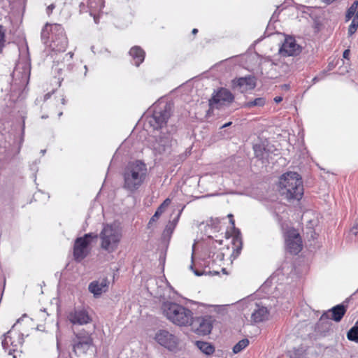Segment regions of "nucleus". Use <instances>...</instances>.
I'll use <instances>...</instances> for the list:
<instances>
[{"instance_id": "f257e3e1", "label": "nucleus", "mask_w": 358, "mask_h": 358, "mask_svg": "<svg viewBox=\"0 0 358 358\" xmlns=\"http://www.w3.org/2000/svg\"><path fill=\"white\" fill-rule=\"evenodd\" d=\"M171 114V105L160 103L155 105L152 114L146 117L145 126L152 129L147 139L148 146L155 155L166 153L171 146L172 138L166 126Z\"/></svg>"}, {"instance_id": "f03ea898", "label": "nucleus", "mask_w": 358, "mask_h": 358, "mask_svg": "<svg viewBox=\"0 0 358 358\" xmlns=\"http://www.w3.org/2000/svg\"><path fill=\"white\" fill-rule=\"evenodd\" d=\"M148 174L147 164L143 160L129 162L122 171V188L129 193H135L145 183Z\"/></svg>"}, {"instance_id": "7ed1b4c3", "label": "nucleus", "mask_w": 358, "mask_h": 358, "mask_svg": "<svg viewBox=\"0 0 358 358\" xmlns=\"http://www.w3.org/2000/svg\"><path fill=\"white\" fill-rule=\"evenodd\" d=\"M41 40L51 51L55 52H64L68 45L64 29L58 24H46L41 31Z\"/></svg>"}, {"instance_id": "20e7f679", "label": "nucleus", "mask_w": 358, "mask_h": 358, "mask_svg": "<svg viewBox=\"0 0 358 358\" xmlns=\"http://www.w3.org/2000/svg\"><path fill=\"white\" fill-rule=\"evenodd\" d=\"M280 194L287 199L300 200L303 194L302 178L296 172H287L279 180Z\"/></svg>"}, {"instance_id": "39448f33", "label": "nucleus", "mask_w": 358, "mask_h": 358, "mask_svg": "<svg viewBox=\"0 0 358 358\" xmlns=\"http://www.w3.org/2000/svg\"><path fill=\"white\" fill-rule=\"evenodd\" d=\"M163 315L173 324L179 327H189L192 322V311L179 303L165 301L161 307Z\"/></svg>"}, {"instance_id": "423d86ee", "label": "nucleus", "mask_w": 358, "mask_h": 358, "mask_svg": "<svg viewBox=\"0 0 358 358\" xmlns=\"http://www.w3.org/2000/svg\"><path fill=\"white\" fill-rule=\"evenodd\" d=\"M99 238L101 249L108 253L113 252L117 250L120 242L121 229L116 224H105L99 234Z\"/></svg>"}, {"instance_id": "0eeeda50", "label": "nucleus", "mask_w": 358, "mask_h": 358, "mask_svg": "<svg viewBox=\"0 0 358 358\" xmlns=\"http://www.w3.org/2000/svg\"><path fill=\"white\" fill-rule=\"evenodd\" d=\"M74 335L75 337L72 340V348L76 355H85L94 348L92 333L82 329L75 333Z\"/></svg>"}, {"instance_id": "6e6552de", "label": "nucleus", "mask_w": 358, "mask_h": 358, "mask_svg": "<svg viewBox=\"0 0 358 358\" xmlns=\"http://www.w3.org/2000/svg\"><path fill=\"white\" fill-rule=\"evenodd\" d=\"M31 73V64L29 59L24 57L19 59L13 70L12 76L14 83L20 86L28 84Z\"/></svg>"}, {"instance_id": "1a4fd4ad", "label": "nucleus", "mask_w": 358, "mask_h": 358, "mask_svg": "<svg viewBox=\"0 0 358 358\" xmlns=\"http://www.w3.org/2000/svg\"><path fill=\"white\" fill-rule=\"evenodd\" d=\"M96 237L97 235L89 233L76 239L73 246V257L76 261L81 262L87 257L90 251L89 247L91 241Z\"/></svg>"}, {"instance_id": "9d476101", "label": "nucleus", "mask_w": 358, "mask_h": 358, "mask_svg": "<svg viewBox=\"0 0 358 358\" xmlns=\"http://www.w3.org/2000/svg\"><path fill=\"white\" fill-rule=\"evenodd\" d=\"M345 312L346 309L343 305H337L333 307L331 309L324 312L321 315L319 322L317 324V328L320 329V327L323 324H324L327 326V328H328L331 324V322L329 321V320L340 322Z\"/></svg>"}, {"instance_id": "9b49d317", "label": "nucleus", "mask_w": 358, "mask_h": 358, "mask_svg": "<svg viewBox=\"0 0 358 358\" xmlns=\"http://www.w3.org/2000/svg\"><path fill=\"white\" fill-rule=\"evenodd\" d=\"M155 339L160 345L171 351L176 350L179 343L178 338L166 329L157 331Z\"/></svg>"}, {"instance_id": "f8f14e48", "label": "nucleus", "mask_w": 358, "mask_h": 358, "mask_svg": "<svg viewBox=\"0 0 358 358\" xmlns=\"http://www.w3.org/2000/svg\"><path fill=\"white\" fill-rule=\"evenodd\" d=\"M285 244L287 251L291 254L296 255L301 250V238L295 229L290 228L286 231Z\"/></svg>"}, {"instance_id": "ddd939ff", "label": "nucleus", "mask_w": 358, "mask_h": 358, "mask_svg": "<svg viewBox=\"0 0 358 358\" xmlns=\"http://www.w3.org/2000/svg\"><path fill=\"white\" fill-rule=\"evenodd\" d=\"M23 342V334L15 332L11 329L3 335L1 344L3 348L6 350H8L9 353H10L11 351H15L18 347L21 346Z\"/></svg>"}, {"instance_id": "4468645a", "label": "nucleus", "mask_w": 358, "mask_h": 358, "mask_svg": "<svg viewBox=\"0 0 358 358\" xmlns=\"http://www.w3.org/2000/svg\"><path fill=\"white\" fill-rule=\"evenodd\" d=\"M67 318L73 324L85 325L92 322L91 316L83 307L74 308L68 313Z\"/></svg>"}, {"instance_id": "2eb2a0df", "label": "nucleus", "mask_w": 358, "mask_h": 358, "mask_svg": "<svg viewBox=\"0 0 358 358\" xmlns=\"http://www.w3.org/2000/svg\"><path fill=\"white\" fill-rule=\"evenodd\" d=\"M192 329L199 335H207L210 333L213 324L210 317H196L192 315V322L189 324Z\"/></svg>"}, {"instance_id": "dca6fc26", "label": "nucleus", "mask_w": 358, "mask_h": 358, "mask_svg": "<svg viewBox=\"0 0 358 358\" xmlns=\"http://www.w3.org/2000/svg\"><path fill=\"white\" fill-rule=\"evenodd\" d=\"M80 11L81 13H89L94 17L95 23L99 22L96 13L99 12L103 7V0H83L80 2Z\"/></svg>"}, {"instance_id": "f3484780", "label": "nucleus", "mask_w": 358, "mask_h": 358, "mask_svg": "<svg viewBox=\"0 0 358 358\" xmlns=\"http://www.w3.org/2000/svg\"><path fill=\"white\" fill-rule=\"evenodd\" d=\"M301 50V47L296 43V40L292 36H287L279 48L278 55L284 57L295 56L299 55Z\"/></svg>"}, {"instance_id": "a211bd4d", "label": "nucleus", "mask_w": 358, "mask_h": 358, "mask_svg": "<svg viewBox=\"0 0 358 358\" xmlns=\"http://www.w3.org/2000/svg\"><path fill=\"white\" fill-rule=\"evenodd\" d=\"M231 86L234 89L243 93L255 87V78L251 76L236 78L231 81Z\"/></svg>"}, {"instance_id": "6ab92c4d", "label": "nucleus", "mask_w": 358, "mask_h": 358, "mask_svg": "<svg viewBox=\"0 0 358 358\" xmlns=\"http://www.w3.org/2000/svg\"><path fill=\"white\" fill-rule=\"evenodd\" d=\"M352 18V22L348 28V35L354 34L358 28V1H355L348 9L345 14V21L348 22Z\"/></svg>"}, {"instance_id": "aec40b11", "label": "nucleus", "mask_w": 358, "mask_h": 358, "mask_svg": "<svg viewBox=\"0 0 358 358\" xmlns=\"http://www.w3.org/2000/svg\"><path fill=\"white\" fill-rule=\"evenodd\" d=\"M234 96L227 89L221 88L210 100V104H224V103H231L234 101Z\"/></svg>"}, {"instance_id": "412c9836", "label": "nucleus", "mask_w": 358, "mask_h": 358, "mask_svg": "<svg viewBox=\"0 0 358 358\" xmlns=\"http://www.w3.org/2000/svg\"><path fill=\"white\" fill-rule=\"evenodd\" d=\"M108 288V281L106 278L94 280L88 286L89 291L95 297L99 296L102 293L106 292Z\"/></svg>"}, {"instance_id": "4be33fe9", "label": "nucleus", "mask_w": 358, "mask_h": 358, "mask_svg": "<svg viewBox=\"0 0 358 358\" xmlns=\"http://www.w3.org/2000/svg\"><path fill=\"white\" fill-rule=\"evenodd\" d=\"M137 148H138V147L131 144L130 140H126L117 149L115 155H117V157L132 156L137 154V152L136 150Z\"/></svg>"}, {"instance_id": "5701e85b", "label": "nucleus", "mask_w": 358, "mask_h": 358, "mask_svg": "<svg viewBox=\"0 0 358 358\" xmlns=\"http://www.w3.org/2000/svg\"><path fill=\"white\" fill-rule=\"evenodd\" d=\"M256 308L252 313V320L254 322H261L268 319V311L264 306L256 305Z\"/></svg>"}, {"instance_id": "b1692460", "label": "nucleus", "mask_w": 358, "mask_h": 358, "mask_svg": "<svg viewBox=\"0 0 358 358\" xmlns=\"http://www.w3.org/2000/svg\"><path fill=\"white\" fill-rule=\"evenodd\" d=\"M129 55L132 57L134 64L138 66L145 59V52L139 46H134L129 51Z\"/></svg>"}, {"instance_id": "393cba45", "label": "nucleus", "mask_w": 358, "mask_h": 358, "mask_svg": "<svg viewBox=\"0 0 358 358\" xmlns=\"http://www.w3.org/2000/svg\"><path fill=\"white\" fill-rule=\"evenodd\" d=\"M196 345L197 348L206 355H211L215 351V348L210 343L204 341H196Z\"/></svg>"}, {"instance_id": "a878e982", "label": "nucleus", "mask_w": 358, "mask_h": 358, "mask_svg": "<svg viewBox=\"0 0 358 358\" xmlns=\"http://www.w3.org/2000/svg\"><path fill=\"white\" fill-rule=\"evenodd\" d=\"M254 151L255 157H269L268 150L264 148L262 145H255Z\"/></svg>"}, {"instance_id": "bb28decb", "label": "nucleus", "mask_w": 358, "mask_h": 358, "mask_svg": "<svg viewBox=\"0 0 358 358\" xmlns=\"http://www.w3.org/2000/svg\"><path fill=\"white\" fill-rule=\"evenodd\" d=\"M249 345V341L247 338H244L238 341L233 348V352L237 354L241 352Z\"/></svg>"}, {"instance_id": "cd10ccee", "label": "nucleus", "mask_w": 358, "mask_h": 358, "mask_svg": "<svg viewBox=\"0 0 358 358\" xmlns=\"http://www.w3.org/2000/svg\"><path fill=\"white\" fill-rule=\"evenodd\" d=\"M348 340L358 343V326L352 327L347 334Z\"/></svg>"}, {"instance_id": "c85d7f7f", "label": "nucleus", "mask_w": 358, "mask_h": 358, "mask_svg": "<svg viewBox=\"0 0 358 358\" xmlns=\"http://www.w3.org/2000/svg\"><path fill=\"white\" fill-rule=\"evenodd\" d=\"M266 103L265 99L262 97L256 98L254 101L245 103V107L252 108L253 106H263Z\"/></svg>"}, {"instance_id": "c756f323", "label": "nucleus", "mask_w": 358, "mask_h": 358, "mask_svg": "<svg viewBox=\"0 0 358 358\" xmlns=\"http://www.w3.org/2000/svg\"><path fill=\"white\" fill-rule=\"evenodd\" d=\"M5 34L6 30L2 25H0V53L1 52L3 48L5 45Z\"/></svg>"}, {"instance_id": "7c9ffc66", "label": "nucleus", "mask_w": 358, "mask_h": 358, "mask_svg": "<svg viewBox=\"0 0 358 358\" xmlns=\"http://www.w3.org/2000/svg\"><path fill=\"white\" fill-rule=\"evenodd\" d=\"M171 203V200L169 199H166L164 201V202L159 206L160 212H164V209Z\"/></svg>"}, {"instance_id": "2f4dec72", "label": "nucleus", "mask_w": 358, "mask_h": 358, "mask_svg": "<svg viewBox=\"0 0 358 358\" xmlns=\"http://www.w3.org/2000/svg\"><path fill=\"white\" fill-rule=\"evenodd\" d=\"M163 212H160V210H159V208H157V211L155 212V213L154 214V215L151 218V220L152 221H155L156 219H157L159 215L162 213Z\"/></svg>"}, {"instance_id": "473e14b6", "label": "nucleus", "mask_w": 358, "mask_h": 358, "mask_svg": "<svg viewBox=\"0 0 358 358\" xmlns=\"http://www.w3.org/2000/svg\"><path fill=\"white\" fill-rule=\"evenodd\" d=\"M55 8V5L54 4H50V6H48L47 8V13L48 14H50V13H52V10Z\"/></svg>"}, {"instance_id": "72a5a7b5", "label": "nucleus", "mask_w": 358, "mask_h": 358, "mask_svg": "<svg viewBox=\"0 0 358 358\" xmlns=\"http://www.w3.org/2000/svg\"><path fill=\"white\" fill-rule=\"evenodd\" d=\"M350 50H345L344 52H343V56L345 59H348L349 57V55H350Z\"/></svg>"}, {"instance_id": "f704fd0d", "label": "nucleus", "mask_w": 358, "mask_h": 358, "mask_svg": "<svg viewBox=\"0 0 358 358\" xmlns=\"http://www.w3.org/2000/svg\"><path fill=\"white\" fill-rule=\"evenodd\" d=\"M282 101V97H281V96H275V97L274 98V101H275V103H278L281 102Z\"/></svg>"}, {"instance_id": "c9c22d12", "label": "nucleus", "mask_w": 358, "mask_h": 358, "mask_svg": "<svg viewBox=\"0 0 358 358\" xmlns=\"http://www.w3.org/2000/svg\"><path fill=\"white\" fill-rule=\"evenodd\" d=\"M271 62H272V64H273V65H275V66L279 65V62H277V60L275 59H271Z\"/></svg>"}, {"instance_id": "e433bc0d", "label": "nucleus", "mask_w": 358, "mask_h": 358, "mask_svg": "<svg viewBox=\"0 0 358 358\" xmlns=\"http://www.w3.org/2000/svg\"><path fill=\"white\" fill-rule=\"evenodd\" d=\"M231 124H232V122H227V123L224 124V125H222L220 128H221V129H223V128H224V127H227L230 126Z\"/></svg>"}, {"instance_id": "4c0bfd02", "label": "nucleus", "mask_w": 358, "mask_h": 358, "mask_svg": "<svg viewBox=\"0 0 358 358\" xmlns=\"http://www.w3.org/2000/svg\"><path fill=\"white\" fill-rule=\"evenodd\" d=\"M322 1L327 3H330L333 1H334L335 0H322Z\"/></svg>"}, {"instance_id": "58836bf2", "label": "nucleus", "mask_w": 358, "mask_h": 358, "mask_svg": "<svg viewBox=\"0 0 358 358\" xmlns=\"http://www.w3.org/2000/svg\"><path fill=\"white\" fill-rule=\"evenodd\" d=\"M197 32H198V29H192V34H196Z\"/></svg>"}, {"instance_id": "ea45409f", "label": "nucleus", "mask_w": 358, "mask_h": 358, "mask_svg": "<svg viewBox=\"0 0 358 358\" xmlns=\"http://www.w3.org/2000/svg\"><path fill=\"white\" fill-rule=\"evenodd\" d=\"M62 103L63 105H65V104H66V99H65L64 98H62Z\"/></svg>"}, {"instance_id": "a19ab883", "label": "nucleus", "mask_w": 358, "mask_h": 358, "mask_svg": "<svg viewBox=\"0 0 358 358\" xmlns=\"http://www.w3.org/2000/svg\"><path fill=\"white\" fill-rule=\"evenodd\" d=\"M50 94H46L44 96L45 99H48L50 97Z\"/></svg>"}, {"instance_id": "79ce46f5", "label": "nucleus", "mask_w": 358, "mask_h": 358, "mask_svg": "<svg viewBox=\"0 0 358 358\" xmlns=\"http://www.w3.org/2000/svg\"><path fill=\"white\" fill-rule=\"evenodd\" d=\"M230 222L232 224L233 226L234 225V221L232 219L230 220Z\"/></svg>"}, {"instance_id": "37998d69", "label": "nucleus", "mask_w": 358, "mask_h": 358, "mask_svg": "<svg viewBox=\"0 0 358 358\" xmlns=\"http://www.w3.org/2000/svg\"><path fill=\"white\" fill-rule=\"evenodd\" d=\"M41 152L43 155H44V154H45V150H41Z\"/></svg>"}, {"instance_id": "c03bdc74", "label": "nucleus", "mask_w": 358, "mask_h": 358, "mask_svg": "<svg viewBox=\"0 0 358 358\" xmlns=\"http://www.w3.org/2000/svg\"><path fill=\"white\" fill-rule=\"evenodd\" d=\"M193 257H194V251H192V261H193Z\"/></svg>"}, {"instance_id": "a18cd8bd", "label": "nucleus", "mask_w": 358, "mask_h": 358, "mask_svg": "<svg viewBox=\"0 0 358 358\" xmlns=\"http://www.w3.org/2000/svg\"><path fill=\"white\" fill-rule=\"evenodd\" d=\"M194 273L196 275H200V273H199L197 271H194Z\"/></svg>"}, {"instance_id": "49530a36", "label": "nucleus", "mask_w": 358, "mask_h": 358, "mask_svg": "<svg viewBox=\"0 0 358 358\" xmlns=\"http://www.w3.org/2000/svg\"><path fill=\"white\" fill-rule=\"evenodd\" d=\"M62 115V112H60L58 115L60 117Z\"/></svg>"}, {"instance_id": "de8ad7c7", "label": "nucleus", "mask_w": 358, "mask_h": 358, "mask_svg": "<svg viewBox=\"0 0 358 358\" xmlns=\"http://www.w3.org/2000/svg\"><path fill=\"white\" fill-rule=\"evenodd\" d=\"M20 320H21V318L18 319V320H17V323L20 322Z\"/></svg>"}, {"instance_id": "09e8293b", "label": "nucleus", "mask_w": 358, "mask_h": 358, "mask_svg": "<svg viewBox=\"0 0 358 358\" xmlns=\"http://www.w3.org/2000/svg\"><path fill=\"white\" fill-rule=\"evenodd\" d=\"M190 268H191V269H192V268H193V266H192V265H191V266H190Z\"/></svg>"}, {"instance_id": "8fccbe9b", "label": "nucleus", "mask_w": 358, "mask_h": 358, "mask_svg": "<svg viewBox=\"0 0 358 358\" xmlns=\"http://www.w3.org/2000/svg\"><path fill=\"white\" fill-rule=\"evenodd\" d=\"M2 1V0H0V3Z\"/></svg>"}]
</instances>
